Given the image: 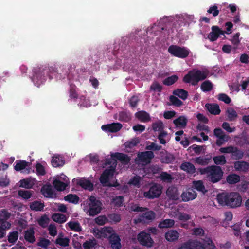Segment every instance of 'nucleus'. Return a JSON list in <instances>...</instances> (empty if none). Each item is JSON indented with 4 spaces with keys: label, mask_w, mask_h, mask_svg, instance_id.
Returning <instances> with one entry per match:
<instances>
[{
    "label": "nucleus",
    "mask_w": 249,
    "mask_h": 249,
    "mask_svg": "<svg viewBox=\"0 0 249 249\" xmlns=\"http://www.w3.org/2000/svg\"><path fill=\"white\" fill-rule=\"evenodd\" d=\"M117 159L123 164H127L130 160V158L126 155L115 153L111 155V159L107 164L110 165L109 169H107L102 174L100 177V182L105 186H117V183L115 178H114L115 169L116 166V160Z\"/></svg>",
    "instance_id": "1"
},
{
    "label": "nucleus",
    "mask_w": 249,
    "mask_h": 249,
    "mask_svg": "<svg viewBox=\"0 0 249 249\" xmlns=\"http://www.w3.org/2000/svg\"><path fill=\"white\" fill-rule=\"evenodd\" d=\"M216 200L219 205L232 208L240 207L242 202V196L236 192L218 194L216 196Z\"/></svg>",
    "instance_id": "2"
},
{
    "label": "nucleus",
    "mask_w": 249,
    "mask_h": 249,
    "mask_svg": "<svg viewBox=\"0 0 249 249\" xmlns=\"http://www.w3.org/2000/svg\"><path fill=\"white\" fill-rule=\"evenodd\" d=\"M33 73L32 80L37 87H39L45 82L47 76H49L50 79H53L54 77L55 78L58 77V73L55 68L53 67H50L48 69L41 67L35 68Z\"/></svg>",
    "instance_id": "3"
},
{
    "label": "nucleus",
    "mask_w": 249,
    "mask_h": 249,
    "mask_svg": "<svg viewBox=\"0 0 249 249\" xmlns=\"http://www.w3.org/2000/svg\"><path fill=\"white\" fill-rule=\"evenodd\" d=\"M210 72L207 70L202 71L193 69L190 71L183 78V81L185 83H191L196 86L198 83L205 80L209 75Z\"/></svg>",
    "instance_id": "4"
},
{
    "label": "nucleus",
    "mask_w": 249,
    "mask_h": 249,
    "mask_svg": "<svg viewBox=\"0 0 249 249\" xmlns=\"http://www.w3.org/2000/svg\"><path fill=\"white\" fill-rule=\"evenodd\" d=\"M202 175H206L213 183L219 181L223 176V171L219 166H213L198 169Z\"/></svg>",
    "instance_id": "5"
},
{
    "label": "nucleus",
    "mask_w": 249,
    "mask_h": 249,
    "mask_svg": "<svg viewBox=\"0 0 249 249\" xmlns=\"http://www.w3.org/2000/svg\"><path fill=\"white\" fill-rule=\"evenodd\" d=\"M168 52L173 56L184 59L189 55L190 51L185 47L172 45L168 47Z\"/></svg>",
    "instance_id": "6"
},
{
    "label": "nucleus",
    "mask_w": 249,
    "mask_h": 249,
    "mask_svg": "<svg viewBox=\"0 0 249 249\" xmlns=\"http://www.w3.org/2000/svg\"><path fill=\"white\" fill-rule=\"evenodd\" d=\"M89 209L84 207V210L90 216H94L99 213L101 210V203L96 199L94 196H91L89 198Z\"/></svg>",
    "instance_id": "7"
},
{
    "label": "nucleus",
    "mask_w": 249,
    "mask_h": 249,
    "mask_svg": "<svg viewBox=\"0 0 249 249\" xmlns=\"http://www.w3.org/2000/svg\"><path fill=\"white\" fill-rule=\"evenodd\" d=\"M69 183L68 177L64 174H61L54 177L53 184L57 190L62 191L65 190Z\"/></svg>",
    "instance_id": "8"
},
{
    "label": "nucleus",
    "mask_w": 249,
    "mask_h": 249,
    "mask_svg": "<svg viewBox=\"0 0 249 249\" xmlns=\"http://www.w3.org/2000/svg\"><path fill=\"white\" fill-rule=\"evenodd\" d=\"M162 188L160 185H154L151 186L148 191L144 192V197L148 199L158 197L161 194Z\"/></svg>",
    "instance_id": "9"
},
{
    "label": "nucleus",
    "mask_w": 249,
    "mask_h": 249,
    "mask_svg": "<svg viewBox=\"0 0 249 249\" xmlns=\"http://www.w3.org/2000/svg\"><path fill=\"white\" fill-rule=\"evenodd\" d=\"M137 239L142 245L148 248L152 247L154 244V241L150 235L144 231H142L138 235Z\"/></svg>",
    "instance_id": "10"
},
{
    "label": "nucleus",
    "mask_w": 249,
    "mask_h": 249,
    "mask_svg": "<svg viewBox=\"0 0 249 249\" xmlns=\"http://www.w3.org/2000/svg\"><path fill=\"white\" fill-rule=\"evenodd\" d=\"M154 157V154L152 151H146L140 153L138 154V158L136 161L144 165L150 162V160Z\"/></svg>",
    "instance_id": "11"
},
{
    "label": "nucleus",
    "mask_w": 249,
    "mask_h": 249,
    "mask_svg": "<svg viewBox=\"0 0 249 249\" xmlns=\"http://www.w3.org/2000/svg\"><path fill=\"white\" fill-rule=\"evenodd\" d=\"M213 134L216 137V144L220 146L227 142L229 137L220 128H215L213 131Z\"/></svg>",
    "instance_id": "12"
},
{
    "label": "nucleus",
    "mask_w": 249,
    "mask_h": 249,
    "mask_svg": "<svg viewBox=\"0 0 249 249\" xmlns=\"http://www.w3.org/2000/svg\"><path fill=\"white\" fill-rule=\"evenodd\" d=\"M212 31L208 35L207 38L211 42L216 41L220 35L224 36L223 30H222L218 26L213 25L212 27Z\"/></svg>",
    "instance_id": "13"
},
{
    "label": "nucleus",
    "mask_w": 249,
    "mask_h": 249,
    "mask_svg": "<svg viewBox=\"0 0 249 249\" xmlns=\"http://www.w3.org/2000/svg\"><path fill=\"white\" fill-rule=\"evenodd\" d=\"M182 201L188 202L195 199L197 197L196 193L192 189H189L180 195Z\"/></svg>",
    "instance_id": "14"
},
{
    "label": "nucleus",
    "mask_w": 249,
    "mask_h": 249,
    "mask_svg": "<svg viewBox=\"0 0 249 249\" xmlns=\"http://www.w3.org/2000/svg\"><path fill=\"white\" fill-rule=\"evenodd\" d=\"M122 125L121 124L112 123L107 125H103L102 126V129L103 131L110 132H116L118 131L122 128Z\"/></svg>",
    "instance_id": "15"
},
{
    "label": "nucleus",
    "mask_w": 249,
    "mask_h": 249,
    "mask_svg": "<svg viewBox=\"0 0 249 249\" xmlns=\"http://www.w3.org/2000/svg\"><path fill=\"white\" fill-rule=\"evenodd\" d=\"M166 194L168 197L172 200H177L179 198L180 193L176 187H169L167 190Z\"/></svg>",
    "instance_id": "16"
},
{
    "label": "nucleus",
    "mask_w": 249,
    "mask_h": 249,
    "mask_svg": "<svg viewBox=\"0 0 249 249\" xmlns=\"http://www.w3.org/2000/svg\"><path fill=\"white\" fill-rule=\"evenodd\" d=\"M165 237L169 242H175L179 239V233L176 230H171L165 233Z\"/></svg>",
    "instance_id": "17"
},
{
    "label": "nucleus",
    "mask_w": 249,
    "mask_h": 249,
    "mask_svg": "<svg viewBox=\"0 0 249 249\" xmlns=\"http://www.w3.org/2000/svg\"><path fill=\"white\" fill-rule=\"evenodd\" d=\"M234 167L237 171L245 172L249 169V163L244 161H237L234 163Z\"/></svg>",
    "instance_id": "18"
},
{
    "label": "nucleus",
    "mask_w": 249,
    "mask_h": 249,
    "mask_svg": "<svg viewBox=\"0 0 249 249\" xmlns=\"http://www.w3.org/2000/svg\"><path fill=\"white\" fill-rule=\"evenodd\" d=\"M30 167V163L24 160H18L16 162L14 169L17 171L23 172L24 170H28Z\"/></svg>",
    "instance_id": "19"
},
{
    "label": "nucleus",
    "mask_w": 249,
    "mask_h": 249,
    "mask_svg": "<svg viewBox=\"0 0 249 249\" xmlns=\"http://www.w3.org/2000/svg\"><path fill=\"white\" fill-rule=\"evenodd\" d=\"M120 241L121 239L119 236L115 233L110 237L109 242L113 249H121V244Z\"/></svg>",
    "instance_id": "20"
},
{
    "label": "nucleus",
    "mask_w": 249,
    "mask_h": 249,
    "mask_svg": "<svg viewBox=\"0 0 249 249\" xmlns=\"http://www.w3.org/2000/svg\"><path fill=\"white\" fill-rule=\"evenodd\" d=\"M34 228L31 227L24 231V238L26 241L33 243L36 241Z\"/></svg>",
    "instance_id": "21"
},
{
    "label": "nucleus",
    "mask_w": 249,
    "mask_h": 249,
    "mask_svg": "<svg viewBox=\"0 0 249 249\" xmlns=\"http://www.w3.org/2000/svg\"><path fill=\"white\" fill-rule=\"evenodd\" d=\"M36 182V180L34 178H27L20 181V186L22 188L30 189L32 188Z\"/></svg>",
    "instance_id": "22"
},
{
    "label": "nucleus",
    "mask_w": 249,
    "mask_h": 249,
    "mask_svg": "<svg viewBox=\"0 0 249 249\" xmlns=\"http://www.w3.org/2000/svg\"><path fill=\"white\" fill-rule=\"evenodd\" d=\"M70 240L67 237H65L63 233H59L58 236L55 240V243L60 246L65 247L69 245Z\"/></svg>",
    "instance_id": "23"
},
{
    "label": "nucleus",
    "mask_w": 249,
    "mask_h": 249,
    "mask_svg": "<svg viewBox=\"0 0 249 249\" xmlns=\"http://www.w3.org/2000/svg\"><path fill=\"white\" fill-rule=\"evenodd\" d=\"M155 213L152 211H148L140 216L139 220L144 222L152 220L155 218Z\"/></svg>",
    "instance_id": "24"
},
{
    "label": "nucleus",
    "mask_w": 249,
    "mask_h": 249,
    "mask_svg": "<svg viewBox=\"0 0 249 249\" xmlns=\"http://www.w3.org/2000/svg\"><path fill=\"white\" fill-rule=\"evenodd\" d=\"M182 170L188 172V173L193 174L196 171L195 166L191 163L184 162L180 166Z\"/></svg>",
    "instance_id": "25"
},
{
    "label": "nucleus",
    "mask_w": 249,
    "mask_h": 249,
    "mask_svg": "<svg viewBox=\"0 0 249 249\" xmlns=\"http://www.w3.org/2000/svg\"><path fill=\"white\" fill-rule=\"evenodd\" d=\"M41 192L45 197H53V191L50 185H44L41 189Z\"/></svg>",
    "instance_id": "26"
},
{
    "label": "nucleus",
    "mask_w": 249,
    "mask_h": 249,
    "mask_svg": "<svg viewBox=\"0 0 249 249\" xmlns=\"http://www.w3.org/2000/svg\"><path fill=\"white\" fill-rule=\"evenodd\" d=\"M173 93L175 96H177L181 99L184 100L187 99L188 96V93L186 90L182 89H177L174 90Z\"/></svg>",
    "instance_id": "27"
},
{
    "label": "nucleus",
    "mask_w": 249,
    "mask_h": 249,
    "mask_svg": "<svg viewBox=\"0 0 249 249\" xmlns=\"http://www.w3.org/2000/svg\"><path fill=\"white\" fill-rule=\"evenodd\" d=\"M52 164L53 167H57L63 165L64 161L62 157L59 155L53 156L52 160Z\"/></svg>",
    "instance_id": "28"
},
{
    "label": "nucleus",
    "mask_w": 249,
    "mask_h": 249,
    "mask_svg": "<svg viewBox=\"0 0 249 249\" xmlns=\"http://www.w3.org/2000/svg\"><path fill=\"white\" fill-rule=\"evenodd\" d=\"M158 138L162 144H165L170 139V137L165 131L161 132L159 133Z\"/></svg>",
    "instance_id": "29"
},
{
    "label": "nucleus",
    "mask_w": 249,
    "mask_h": 249,
    "mask_svg": "<svg viewBox=\"0 0 249 249\" xmlns=\"http://www.w3.org/2000/svg\"><path fill=\"white\" fill-rule=\"evenodd\" d=\"M152 128L154 131L160 133L161 132L164 131V125L162 122L158 121L152 124Z\"/></svg>",
    "instance_id": "30"
},
{
    "label": "nucleus",
    "mask_w": 249,
    "mask_h": 249,
    "mask_svg": "<svg viewBox=\"0 0 249 249\" xmlns=\"http://www.w3.org/2000/svg\"><path fill=\"white\" fill-rule=\"evenodd\" d=\"M175 221L173 219H167L161 221L159 224V227L160 228H168L174 226Z\"/></svg>",
    "instance_id": "31"
},
{
    "label": "nucleus",
    "mask_w": 249,
    "mask_h": 249,
    "mask_svg": "<svg viewBox=\"0 0 249 249\" xmlns=\"http://www.w3.org/2000/svg\"><path fill=\"white\" fill-rule=\"evenodd\" d=\"M200 88L203 92H209L212 90L213 84L210 81L206 80L202 83Z\"/></svg>",
    "instance_id": "32"
},
{
    "label": "nucleus",
    "mask_w": 249,
    "mask_h": 249,
    "mask_svg": "<svg viewBox=\"0 0 249 249\" xmlns=\"http://www.w3.org/2000/svg\"><path fill=\"white\" fill-rule=\"evenodd\" d=\"M30 208L35 211H42L44 204L41 201H36L30 204Z\"/></svg>",
    "instance_id": "33"
},
{
    "label": "nucleus",
    "mask_w": 249,
    "mask_h": 249,
    "mask_svg": "<svg viewBox=\"0 0 249 249\" xmlns=\"http://www.w3.org/2000/svg\"><path fill=\"white\" fill-rule=\"evenodd\" d=\"M67 225L72 231L80 232L82 231V228L77 221H70L67 223Z\"/></svg>",
    "instance_id": "34"
},
{
    "label": "nucleus",
    "mask_w": 249,
    "mask_h": 249,
    "mask_svg": "<svg viewBox=\"0 0 249 249\" xmlns=\"http://www.w3.org/2000/svg\"><path fill=\"white\" fill-rule=\"evenodd\" d=\"M226 180L229 184H235L240 181V177L235 174H232L227 176Z\"/></svg>",
    "instance_id": "35"
},
{
    "label": "nucleus",
    "mask_w": 249,
    "mask_h": 249,
    "mask_svg": "<svg viewBox=\"0 0 249 249\" xmlns=\"http://www.w3.org/2000/svg\"><path fill=\"white\" fill-rule=\"evenodd\" d=\"M52 218L54 221L59 223H63L67 220L66 216L60 213H54L53 214Z\"/></svg>",
    "instance_id": "36"
},
{
    "label": "nucleus",
    "mask_w": 249,
    "mask_h": 249,
    "mask_svg": "<svg viewBox=\"0 0 249 249\" xmlns=\"http://www.w3.org/2000/svg\"><path fill=\"white\" fill-rule=\"evenodd\" d=\"M136 116L142 122H147L150 120L149 114L144 111H140L137 112Z\"/></svg>",
    "instance_id": "37"
},
{
    "label": "nucleus",
    "mask_w": 249,
    "mask_h": 249,
    "mask_svg": "<svg viewBox=\"0 0 249 249\" xmlns=\"http://www.w3.org/2000/svg\"><path fill=\"white\" fill-rule=\"evenodd\" d=\"M78 184L82 188L88 189L89 190H92L93 188L92 184L88 180L86 179H81L78 181Z\"/></svg>",
    "instance_id": "38"
},
{
    "label": "nucleus",
    "mask_w": 249,
    "mask_h": 249,
    "mask_svg": "<svg viewBox=\"0 0 249 249\" xmlns=\"http://www.w3.org/2000/svg\"><path fill=\"white\" fill-rule=\"evenodd\" d=\"M178 79V77L177 75H173L168 77L163 81V83L166 86H171L176 82Z\"/></svg>",
    "instance_id": "39"
},
{
    "label": "nucleus",
    "mask_w": 249,
    "mask_h": 249,
    "mask_svg": "<svg viewBox=\"0 0 249 249\" xmlns=\"http://www.w3.org/2000/svg\"><path fill=\"white\" fill-rule=\"evenodd\" d=\"M193 186L197 191L202 192L203 194L207 192L202 181H194L193 182Z\"/></svg>",
    "instance_id": "40"
},
{
    "label": "nucleus",
    "mask_w": 249,
    "mask_h": 249,
    "mask_svg": "<svg viewBox=\"0 0 249 249\" xmlns=\"http://www.w3.org/2000/svg\"><path fill=\"white\" fill-rule=\"evenodd\" d=\"M64 200L69 203L74 204H77L78 203L79 198L76 195L69 194L64 197Z\"/></svg>",
    "instance_id": "41"
},
{
    "label": "nucleus",
    "mask_w": 249,
    "mask_h": 249,
    "mask_svg": "<svg viewBox=\"0 0 249 249\" xmlns=\"http://www.w3.org/2000/svg\"><path fill=\"white\" fill-rule=\"evenodd\" d=\"M233 150H232V157L235 160L241 159L244 156V153L242 151L239 150L236 147L233 146Z\"/></svg>",
    "instance_id": "42"
},
{
    "label": "nucleus",
    "mask_w": 249,
    "mask_h": 249,
    "mask_svg": "<svg viewBox=\"0 0 249 249\" xmlns=\"http://www.w3.org/2000/svg\"><path fill=\"white\" fill-rule=\"evenodd\" d=\"M97 244L96 240L94 238L89 239L85 242L83 244L84 249H91L94 248Z\"/></svg>",
    "instance_id": "43"
},
{
    "label": "nucleus",
    "mask_w": 249,
    "mask_h": 249,
    "mask_svg": "<svg viewBox=\"0 0 249 249\" xmlns=\"http://www.w3.org/2000/svg\"><path fill=\"white\" fill-rule=\"evenodd\" d=\"M103 238L110 237L114 233L111 227H104L102 228Z\"/></svg>",
    "instance_id": "44"
},
{
    "label": "nucleus",
    "mask_w": 249,
    "mask_h": 249,
    "mask_svg": "<svg viewBox=\"0 0 249 249\" xmlns=\"http://www.w3.org/2000/svg\"><path fill=\"white\" fill-rule=\"evenodd\" d=\"M192 249H205L204 243L199 241L194 240L189 241Z\"/></svg>",
    "instance_id": "45"
},
{
    "label": "nucleus",
    "mask_w": 249,
    "mask_h": 249,
    "mask_svg": "<svg viewBox=\"0 0 249 249\" xmlns=\"http://www.w3.org/2000/svg\"><path fill=\"white\" fill-rule=\"evenodd\" d=\"M186 119L184 117H180L174 121L175 124L178 127H185L186 124Z\"/></svg>",
    "instance_id": "46"
},
{
    "label": "nucleus",
    "mask_w": 249,
    "mask_h": 249,
    "mask_svg": "<svg viewBox=\"0 0 249 249\" xmlns=\"http://www.w3.org/2000/svg\"><path fill=\"white\" fill-rule=\"evenodd\" d=\"M19 236V233L17 231L10 232L8 236V241L9 243L14 244L18 240Z\"/></svg>",
    "instance_id": "47"
},
{
    "label": "nucleus",
    "mask_w": 249,
    "mask_h": 249,
    "mask_svg": "<svg viewBox=\"0 0 249 249\" xmlns=\"http://www.w3.org/2000/svg\"><path fill=\"white\" fill-rule=\"evenodd\" d=\"M37 221L40 226L43 228H45L48 226L50 220L47 215H44L40 218H38Z\"/></svg>",
    "instance_id": "48"
},
{
    "label": "nucleus",
    "mask_w": 249,
    "mask_h": 249,
    "mask_svg": "<svg viewBox=\"0 0 249 249\" xmlns=\"http://www.w3.org/2000/svg\"><path fill=\"white\" fill-rule=\"evenodd\" d=\"M161 160L162 162L169 163L174 161V157L171 154L166 153L161 157Z\"/></svg>",
    "instance_id": "49"
},
{
    "label": "nucleus",
    "mask_w": 249,
    "mask_h": 249,
    "mask_svg": "<svg viewBox=\"0 0 249 249\" xmlns=\"http://www.w3.org/2000/svg\"><path fill=\"white\" fill-rule=\"evenodd\" d=\"M170 101L173 105L177 107H180L183 103L180 100L174 95L170 96Z\"/></svg>",
    "instance_id": "50"
},
{
    "label": "nucleus",
    "mask_w": 249,
    "mask_h": 249,
    "mask_svg": "<svg viewBox=\"0 0 249 249\" xmlns=\"http://www.w3.org/2000/svg\"><path fill=\"white\" fill-rule=\"evenodd\" d=\"M213 161L216 164L223 165L226 163V160L224 156H216L213 158Z\"/></svg>",
    "instance_id": "51"
},
{
    "label": "nucleus",
    "mask_w": 249,
    "mask_h": 249,
    "mask_svg": "<svg viewBox=\"0 0 249 249\" xmlns=\"http://www.w3.org/2000/svg\"><path fill=\"white\" fill-rule=\"evenodd\" d=\"M18 194L20 196L24 199L30 198L32 195L31 191L23 190L18 191Z\"/></svg>",
    "instance_id": "52"
},
{
    "label": "nucleus",
    "mask_w": 249,
    "mask_h": 249,
    "mask_svg": "<svg viewBox=\"0 0 249 249\" xmlns=\"http://www.w3.org/2000/svg\"><path fill=\"white\" fill-rule=\"evenodd\" d=\"M210 159L204 158L202 157H198L196 158L194 160L195 163L201 165H206L208 164L209 162Z\"/></svg>",
    "instance_id": "53"
},
{
    "label": "nucleus",
    "mask_w": 249,
    "mask_h": 249,
    "mask_svg": "<svg viewBox=\"0 0 249 249\" xmlns=\"http://www.w3.org/2000/svg\"><path fill=\"white\" fill-rule=\"evenodd\" d=\"M217 99L224 102L225 104H229L231 102V98L225 93H220L217 95Z\"/></svg>",
    "instance_id": "54"
},
{
    "label": "nucleus",
    "mask_w": 249,
    "mask_h": 249,
    "mask_svg": "<svg viewBox=\"0 0 249 249\" xmlns=\"http://www.w3.org/2000/svg\"><path fill=\"white\" fill-rule=\"evenodd\" d=\"M140 142L138 138H135L130 141L124 143L126 148H131L136 146Z\"/></svg>",
    "instance_id": "55"
},
{
    "label": "nucleus",
    "mask_w": 249,
    "mask_h": 249,
    "mask_svg": "<svg viewBox=\"0 0 249 249\" xmlns=\"http://www.w3.org/2000/svg\"><path fill=\"white\" fill-rule=\"evenodd\" d=\"M176 217L179 220L182 221H187L191 218L190 215L184 213H178L176 214Z\"/></svg>",
    "instance_id": "56"
},
{
    "label": "nucleus",
    "mask_w": 249,
    "mask_h": 249,
    "mask_svg": "<svg viewBox=\"0 0 249 249\" xmlns=\"http://www.w3.org/2000/svg\"><path fill=\"white\" fill-rule=\"evenodd\" d=\"M205 146H199L196 144H194L189 147V149L193 150L196 154H200L203 152L205 150Z\"/></svg>",
    "instance_id": "57"
},
{
    "label": "nucleus",
    "mask_w": 249,
    "mask_h": 249,
    "mask_svg": "<svg viewBox=\"0 0 249 249\" xmlns=\"http://www.w3.org/2000/svg\"><path fill=\"white\" fill-rule=\"evenodd\" d=\"M207 12L209 14H212L213 17H216L219 14V11L216 5H214L209 7L207 10Z\"/></svg>",
    "instance_id": "58"
},
{
    "label": "nucleus",
    "mask_w": 249,
    "mask_h": 249,
    "mask_svg": "<svg viewBox=\"0 0 249 249\" xmlns=\"http://www.w3.org/2000/svg\"><path fill=\"white\" fill-rule=\"evenodd\" d=\"M150 89L154 91L161 92L162 86L157 82H154L150 86Z\"/></svg>",
    "instance_id": "59"
},
{
    "label": "nucleus",
    "mask_w": 249,
    "mask_h": 249,
    "mask_svg": "<svg viewBox=\"0 0 249 249\" xmlns=\"http://www.w3.org/2000/svg\"><path fill=\"white\" fill-rule=\"evenodd\" d=\"M49 233L52 236H55L57 234L56 227L54 224H50L48 228Z\"/></svg>",
    "instance_id": "60"
},
{
    "label": "nucleus",
    "mask_w": 249,
    "mask_h": 249,
    "mask_svg": "<svg viewBox=\"0 0 249 249\" xmlns=\"http://www.w3.org/2000/svg\"><path fill=\"white\" fill-rule=\"evenodd\" d=\"M141 179V178L140 177L136 176L132 178L129 180L128 183L136 186H139Z\"/></svg>",
    "instance_id": "61"
},
{
    "label": "nucleus",
    "mask_w": 249,
    "mask_h": 249,
    "mask_svg": "<svg viewBox=\"0 0 249 249\" xmlns=\"http://www.w3.org/2000/svg\"><path fill=\"white\" fill-rule=\"evenodd\" d=\"M160 179L166 182H170L173 179L171 175L166 172H163L160 175Z\"/></svg>",
    "instance_id": "62"
},
{
    "label": "nucleus",
    "mask_w": 249,
    "mask_h": 249,
    "mask_svg": "<svg viewBox=\"0 0 249 249\" xmlns=\"http://www.w3.org/2000/svg\"><path fill=\"white\" fill-rule=\"evenodd\" d=\"M123 202V197L121 196H116L113 199L112 203L115 206L120 207Z\"/></svg>",
    "instance_id": "63"
},
{
    "label": "nucleus",
    "mask_w": 249,
    "mask_h": 249,
    "mask_svg": "<svg viewBox=\"0 0 249 249\" xmlns=\"http://www.w3.org/2000/svg\"><path fill=\"white\" fill-rule=\"evenodd\" d=\"M140 99L138 96H133L129 100L130 107H136Z\"/></svg>",
    "instance_id": "64"
}]
</instances>
